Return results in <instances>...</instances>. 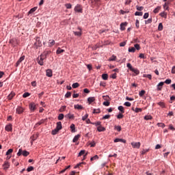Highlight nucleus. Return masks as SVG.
<instances>
[{"instance_id": "obj_1", "label": "nucleus", "mask_w": 175, "mask_h": 175, "mask_svg": "<svg viewBox=\"0 0 175 175\" xmlns=\"http://www.w3.org/2000/svg\"><path fill=\"white\" fill-rule=\"evenodd\" d=\"M92 8H99L100 6V0H90Z\"/></svg>"}, {"instance_id": "obj_2", "label": "nucleus", "mask_w": 175, "mask_h": 175, "mask_svg": "<svg viewBox=\"0 0 175 175\" xmlns=\"http://www.w3.org/2000/svg\"><path fill=\"white\" fill-rule=\"evenodd\" d=\"M17 155L18 157H20L21 155H23V157H28V155H29V152L27 150H23V149H19Z\"/></svg>"}, {"instance_id": "obj_3", "label": "nucleus", "mask_w": 175, "mask_h": 175, "mask_svg": "<svg viewBox=\"0 0 175 175\" xmlns=\"http://www.w3.org/2000/svg\"><path fill=\"white\" fill-rule=\"evenodd\" d=\"M74 10L75 12H77L78 13H83V6H81V5H80V4H77L75 6Z\"/></svg>"}, {"instance_id": "obj_4", "label": "nucleus", "mask_w": 175, "mask_h": 175, "mask_svg": "<svg viewBox=\"0 0 175 175\" xmlns=\"http://www.w3.org/2000/svg\"><path fill=\"white\" fill-rule=\"evenodd\" d=\"M44 59H46L44 57H43V56L42 55H40L37 60H38V62L39 64V65H40V66H43L44 64V62H43Z\"/></svg>"}, {"instance_id": "obj_5", "label": "nucleus", "mask_w": 175, "mask_h": 175, "mask_svg": "<svg viewBox=\"0 0 175 175\" xmlns=\"http://www.w3.org/2000/svg\"><path fill=\"white\" fill-rule=\"evenodd\" d=\"M34 49H38V47H42V42H40V40L39 38L36 39V42L33 44Z\"/></svg>"}, {"instance_id": "obj_6", "label": "nucleus", "mask_w": 175, "mask_h": 175, "mask_svg": "<svg viewBox=\"0 0 175 175\" xmlns=\"http://www.w3.org/2000/svg\"><path fill=\"white\" fill-rule=\"evenodd\" d=\"M131 146L133 148H140L141 144L140 142H131Z\"/></svg>"}, {"instance_id": "obj_7", "label": "nucleus", "mask_w": 175, "mask_h": 175, "mask_svg": "<svg viewBox=\"0 0 175 175\" xmlns=\"http://www.w3.org/2000/svg\"><path fill=\"white\" fill-rule=\"evenodd\" d=\"M29 107L31 111H35L36 110V104L31 103L29 105Z\"/></svg>"}, {"instance_id": "obj_8", "label": "nucleus", "mask_w": 175, "mask_h": 175, "mask_svg": "<svg viewBox=\"0 0 175 175\" xmlns=\"http://www.w3.org/2000/svg\"><path fill=\"white\" fill-rule=\"evenodd\" d=\"M51 53L50 51H44L40 55L46 59L47 58V55Z\"/></svg>"}, {"instance_id": "obj_9", "label": "nucleus", "mask_w": 175, "mask_h": 175, "mask_svg": "<svg viewBox=\"0 0 175 175\" xmlns=\"http://www.w3.org/2000/svg\"><path fill=\"white\" fill-rule=\"evenodd\" d=\"M24 59H25V56H21L19 59L17 61V62L16 63V66H18V65H20V63H21L22 62L24 61Z\"/></svg>"}, {"instance_id": "obj_10", "label": "nucleus", "mask_w": 175, "mask_h": 175, "mask_svg": "<svg viewBox=\"0 0 175 175\" xmlns=\"http://www.w3.org/2000/svg\"><path fill=\"white\" fill-rule=\"evenodd\" d=\"M16 113L18 114H23V113H24V108H23L21 107H18L16 108Z\"/></svg>"}, {"instance_id": "obj_11", "label": "nucleus", "mask_w": 175, "mask_h": 175, "mask_svg": "<svg viewBox=\"0 0 175 175\" xmlns=\"http://www.w3.org/2000/svg\"><path fill=\"white\" fill-rule=\"evenodd\" d=\"M65 118L69 120H75V115L69 113L65 116Z\"/></svg>"}, {"instance_id": "obj_12", "label": "nucleus", "mask_w": 175, "mask_h": 175, "mask_svg": "<svg viewBox=\"0 0 175 175\" xmlns=\"http://www.w3.org/2000/svg\"><path fill=\"white\" fill-rule=\"evenodd\" d=\"M10 167V163H9V161H5L4 164L3 165V167L5 170L9 169Z\"/></svg>"}, {"instance_id": "obj_13", "label": "nucleus", "mask_w": 175, "mask_h": 175, "mask_svg": "<svg viewBox=\"0 0 175 175\" xmlns=\"http://www.w3.org/2000/svg\"><path fill=\"white\" fill-rule=\"evenodd\" d=\"M5 131H7V132H12V131H13L12 124L5 126Z\"/></svg>"}, {"instance_id": "obj_14", "label": "nucleus", "mask_w": 175, "mask_h": 175, "mask_svg": "<svg viewBox=\"0 0 175 175\" xmlns=\"http://www.w3.org/2000/svg\"><path fill=\"white\" fill-rule=\"evenodd\" d=\"M46 75L47 77H53V70L51 69L46 70Z\"/></svg>"}, {"instance_id": "obj_15", "label": "nucleus", "mask_w": 175, "mask_h": 175, "mask_svg": "<svg viewBox=\"0 0 175 175\" xmlns=\"http://www.w3.org/2000/svg\"><path fill=\"white\" fill-rule=\"evenodd\" d=\"M14 96H16V93H14V92H12L8 96V98L9 99V100H12V99H13V98H14Z\"/></svg>"}, {"instance_id": "obj_16", "label": "nucleus", "mask_w": 175, "mask_h": 175, "mask_svg": "<svg viewBox=\"0 0 175 175\" xmlns=\"http://www.w3.org/2000/svg\"><path fill=\"white\" fill-rule=\"evenodd\" d=\"M118 142H120L121 143H126V140L124 139L116 138L114 139V143H118Z\"/></svg>"}, {"instance_id": "obj_17", "label": "nucleus", "mask_w": 175, "mask_h": 175, "mask_svg": "<svg viewBox=\"0 0 175 175\" xmlns=\"http://www.w3.org/2000/svg\"><path fill=\"white\" fill-rule=\"evenodd\" d=\"M97 131L98 132H105V131H106V129L105 127L102 126V125H101V126H98L97 127Z\"/></svg>"}, {"instance_id": "obj_18", "label": "nucleus", "mask_w": 175, "mask_h": 175, "mask_svg": "<svg viewBox=\"0 0 175 175\" xmlns=\"http://www.w3.org/2000/svg\"><path fill=\"white\" fill-rule=\"evenodd\" d=\"M56 129H57L59 131H61V129H62V123L61 122H58L57 123Z\"/></svg>"}, {"instance_id": "obj_19", "label": "nucleus", "mask_w": 175, "mask_h": 175, "mask_svg": "<svg viewBox=\"0 0 175 175\" xmlns=\"http://www.w3.org/2000/svg\"><path fill=\"white\" fill-rule=\"evenodd\" d=\"M55 44V41L54 40H49V47H53Z\"/></svg>"}, {"instance_id": "obj_20", "label": "nucleus", "mask_w": 175, "mask_h": 175, "mask_svg": "<svg viewBox=\"0 0 175 175\" xmlns=\"http://www.w3.org/2000/svg\"><path fill=\"white\" fill-rule=\"evenodd\" d=\"M163 82H160L158 85H157V90L158 91H161V90H162V87H163Z\"/></svg>"}, {"instance_id": "obj_21", "label": "nucleus", "mask_w": 175, "mask_h": 175, "mask_svg": "<svg viewBox=\"0 0 175 175\" xmlns=\"http://www.w3.org/2000/svg\"><path fill=\"white\" fill-rule=\"evenodd\" d=\"M125 27H126V23H122L120 24L121 31H125Z\"/></svg>"}, {"instance_id": "obj_22", "label": "nucleus", "mask_w": 175, "mask_h": 175, "mask_svg": "<svg viewBox=\"0 0 175 175\" xmlns=\"http://www.w3.org/2000/svg\"><path fill=\"white\" fill-rule=\"evenodd\" d=\"M88 102L89 103L90 105H91L92 102H95V97H89L88 98Z\"/></svg>"}, {"instance_id": "obj_23", "label": "nucleus", "mask_w": 175, "mask_h": 175, "mask_svg": "<svg viewBox=\"0 0 175 175\" xmlns=\"http://www.w3.org/2000/svg\"><path fill=\"white\" fill-rule=\"evenodd\" d=\"M70 128L71 132H72V133H75V132H76V127H75V126L74 124H72L70 125Z\"/></svg>"}, {"instance_id": "obj_24", "label": "nucleus", "mask_w": 175, "mask_h": 175, "mask_svg": "<svg viewBox=\"0 0 175 175\" xmlns=\"http://www.w3.org/2000/svg\"><path fill=\"white\" fill-rule=\"evenodd\" d=\"M42 124H44V120H41L40 122L36 123L35 124V128H38V126H39L40 125H42Z\"/></svg>"}, {"instance_id": "obj_25", "label": "nucleus", "mask_w": 175, "mask_h": 175, "mask_svg": "<svg viewBox=\"0 0 175 175\" xmlns=\"http://www.w3.org/2000/svg\"><path fill=\"white\" fill-rule=\"evenodd\" d=\"M31 144H32V143H33V142H35V140H36V139H38V135H32L31 137Z\"/></svg>"}, {"instance_id": "obj_26", "label": "nucleus", "mask_w": 175, "mask_h": 175, "mask_svg": "<svg viewBox=\"0 0 175 175\" xmlns=\"http://www.w3.org/2000/svg\"><path fill=\"white\" fill-rule=\"evenodd\" d=\"M79 139H80V135H77L74 137L72 142L73 143H76V142H77V140H79Z\"/></svg>"}, {"instance_id": "obj_27", "label": "nucleus", "mask_w": 175, "mask_h": 175, "mask_svg": "<svg viewBox=\"0 0 175 175\" xmlns=\"http://www.w3.org/2000/svg\"><path fill=\"white\" fill-rule=\"evenodd\" d=\"M161 17H163V18H167V13L163 12L159 14Z\"/></svg>"}, {"instance_id": "obj_28", "label": "nucleus", "mask_w": 175, "mask_h": 175, "mask_svg": "<svg viewBox=\"0 0 175 175\" xmlns=\"http://www.w3.org/2000/svg\"><path fill=\"white\" fill-rule=\"evenodd\" d=\"M37 9H38V7H34V8H31V9L29 11L28 14H32V13H33L34 12H36V10H37Z\"/></svg>"}, {"instance_id": "obj_29", "label": "nucleus", "mask_w": 175, "mask_h": 175, "mask_svg": "<svg viewBox=\"0 0 175 175\" xmlns=\"http://www.w3.org/2000/svg\"><path fill=\"white\" fill-rule=\"evenodd\" d=\"M127 68L131 70V72H135V69H133V67L132 66V64L131 63H128L126 65Z\"/></svg>"}, {"instance_id": "obj_30", "label": "nucleus", "mask_w": 175, "mask_h": 175, "mask_svg": "<svg viewBox=\"0 0 175 175\" xmlns=\"http://www.w3.org/2000/svg\"><path fill=\"white\" fill-rule=\"evenodd\" d=\"M169 1L165 2V4L163 5V9H165V10H169Z\"/></svg>"}, {"instance_id": "obj_31", "label": "nucleus", "mask_w": 175, "mask_h": 175, "mask_svg": "<svg viewBox=\"0 0 175 175\" xmlns=\"http://www.w3.org/2000/svg\"><path fill=\"white\" fill-rule=\"evenodd\" d=\"M75 109H77V110H83V106L80 105H74Z\"/></svg>"}, {"instance_id": "obj_32", "label": "nucleus", "mask_w": 175, "mask_h": 175, "mask_svg": "<svg viewBox=\"0 0 175 175\" xmlns=\"http://www.w3.org/2000/svg\"><path fill=\"white\" fill-rule=\"evenodd\" d=\"M64 52H65V50L61 49V48L57 49V51H56L57 54H61V53H64Z\"/></svg>"}, {"instance_id": "obj_33", "label": "nucleus", "mask_w": 175, "mask_h": 175, "mask_svg": "<svg viewBox=\"0 0 175 175\" xmlns=\"http://www.w3.org/2000/svg\"><path fill=\"white\" fill-rule=\"evenodd\" d=\"M98 159H99V156L95 155L94 157H91L90 161L92 162V161H98Z\"/></svg>"}, {"instance_id": "obj_34", "label": "nucleus", "mask_w": 175, "mask_h": 175, "mask_svg": "<svg viewBox=\"0 0 175 175\" xmlns=\"http://www.w3.org/2000/svg\"><path fill=\"white\" fill-rule=\"evenodd\" d=\"M64 113H60L58 116L57 120H59V121H62V120H64Z\"/></svg>"}, {"instance_id": "obj_35", "label": "nucleus", "mask_w": 175, "mask_h": 175, "mask_svg": "<svg viewBox=\"0 0 175 175\" xmlns=\"http://www.w3.org/2000/svg\"><path fill=\"white\" fill-rule=\"evenodd\" d=\"M157 105H159V106H160L163 109H165L166 107V106L165 105V103L163 102H159L157 103Z\"/></svg>"}, {"instance_id": "obj_36", "label": "nucleus", "mask_w": 175, "mask_h": 175, "mask_svg": "<svg viewBox=\"0 0 175 175\" xmlns=\"http://www.w3.org/2000/svg\"><path fill=\"white\" fill-rule=\"evenodd\" d=\"M159 10H161V6L157 7V8L154 10L153 12L155 13V14L159 13Z\"/></svg>"}, {"instance_id": "obj_37", "label": "nucleus", "mask_w": 175, "mask_h": 175, "mask_svg": "<svg viewBox=\"0 0 175 175\" xmlns=\"http://www.w3.org/2000/svg\"><path fill=\"white\" fill-rule=\"evenodd\" d=\"M163 25H162V23H160L158 26V31H163Z\"/></svg>"}, {"instance_id": "obj_38", "label": "nucleus", "mask_w": 175, "mask_h": 175, "mask_svg": "<svg viewBox=\"0 0 175 175\" xmlns=\"http://www.w3.org/2000/svg\"><path fill=\"white\" fill-rule=\"evenodd\" d=\"M59 132V130H57V129H55L51 131L52 135H57Z\"/></svg>"}, {"instance_id": "obj_39", "label": "nucleus", "mask_w": 175, "mask_h": 175, "mask_svg": "<svg viewBox=\"0 0 175 175\" xmlns=\"http://www.w3.org/2000/svg\"><path fill=\"white\" fill-rule=\"evenodd\" d=\"M136 9L137 10H138V12H142V10L144 9V7L136 5Z\"/></svg>"}, {"instance_id": "obj_40", "label": "nucleus", "mask_w": 175, "mask_h": 175, "mask_svg": "<svg viewBox=\"0 0 175 175\" xmlns=\"http://www.w3.org/2000/svg\"><path fill=\"white\" fill-rule=\"evenodd\" d=\"M135 51H136V49H135V47H129V53H135Z\"/></svg>"}, {"instance_id": "obj_41", "label": "nucleus", "mask_w": 175, "mask_h": 175, "mask_svg": "<svg viewBox=\"0 0 175 175\" xmlns=\"http://www.w3.org/2000/svg\"><path fill=\"white\" fill-rule=\"evenodd\" d=\"M102 77L103 80H107V79H109V75L107 74H103Z\"/></svg>"}, {"instance_id": "obj_42", "label": "nucleus", "mask_w": 175, "mask_h": 175, "mask_svg": "<svg viewBox=\"0 0 175 175\" xmlns=\"http://www.w3.org/2000/svg\"><path fill=\"white\" fill-rule=\"evenodd\" d=\"M150 151L149 149H143L142 151L141 152L142 155L146 154V152H148Z\"/></svg>"}, {"instance_id": "obj_43", "label": "nucleus", "mask_w": 175, "mask_h": 175, "mask_svg": "<svg viewBox=\"0 0 175 175\" xmlns=\"http://www.w3.org/2000/svg\"><path fill=\"white\" fill-rule=\"evenodd\" d=\"M144 120H146V121H148V120H152V116H151L150 115L146 116L144 117Z\"/></svg>"}, {"instance_id": "obj_44", "label": "nucleus", "mask_w": 175, "mask_h": 175, "mask_svg": "<svg viewBox=\"0 0 175 175\" xmlns=\"http://www.w3.org/2000/svg\"><path fill=\"white\" fill-rule=\"evenodd\" d=\"M142 111H143V109L142 108H135V113H142Z\"/></svg>"}, {"instance_id": "obj_45", "label": "nucleus", "mask_w": 175, "mask_h": 175, "mask_svg": "<svg viewBox=\"0 0 175 175\" xmlns=\"http://www.w3.org/2000/svg\"><path fill=\"white\" fill-rule=\"evenodd\" d=\"M93 113H94V114H99V113H100V109H94L93 110Z\"/></svg>"}, {"instance_id": "obj_46", "label": "nucleus", "mask_w": 175, "mask_h": 175, "mask_svg": "<svg viewBox=\"0 0 175 175\" xmlns=\"http://www.w3.org/2000/svg\"><path fill=\"white\" fill-rule=\"evenodd\" d=\"M118 110H120V111H121V113H125V111H124V107H122V106H119V107H118Z\"/></svg>"}, {"instance_id": "obj_47", "label": "nucleus", "mask_w": 175, "mask_h": 175, "mask_svg": "<svg viewBox=\"0 0 175 175\" xmlns=\"http://www.w3.org/2000/svg\"><path fill=\"white\" fill-rule=\"evenodd\" d=\"M72 88H77L80 87V84H79V83H75L72 84Z\"/></svg>"}, {"instance_id": "obj_48", "label": "nucleus", "mask_w": 175, "mask_h": 175, "mask_svg": "<svg viewBox=\"0 0 175 175\" xmlns=\"http://www.w3.org/2000/svg\"><path fill=\"white\" fill-rule=\"evenodd\" d=\"M114 129H116V131H118V132H121V126H114Z\"/></svg>"}, {"instance_id": "obj_49", "label": "nucleus", "mask_w": 175, "mask_h": 175, "mask_svg": "<svg viewBox=\"0 0 175 175\" xmlns=\"http://www.w3.org/2000/svg\"><path fill=\"white\" fill-rule=\"evenodd\" d=\"M31 96V94L28 93V92H25L23 94V98H28V96Z\"/></svg>"}, {"instance_id": "obj_50", "label": "nucleus", "mask_w": 175, "mask_h": 175, "mask_svg": "<svg viewBox=\"0 0 175 175\" xmlns=\"http://www.w3.org/2000/svg\"><path fill=\"white\" fill-rule=\"evenodd\" d=\"M66 98H70V96H72V92H68L66 95H65Z\"/></svg>"}, {"instance_id": "obj_51", "label": "nucleus", "mask_w": 175, "mask_h": 175, "mask_svg": "<svg viewBox=\"0 0 175 175\" xmlns=\"http://www.w3.org/2000/svg\"><path fill=\"white\" fill-rule=\"evenodd\" d=\"M135 16H143V12H135Z\"/></svg>"}, {"instance_id": "obj_52", "label": "nucleus", "mask_w": 175, "mask_h": 175, "mask_svg": "<svg viewBox=\"0 0 175 175\" xmlns=\"http://www.w3.org/2000/svg\"><path fill=\"white\" fill-rule=\"evenodd\" d=\"M144 94H146V90H142L141 92H139V96H144Z\"/></svg>"}, {"instance_id": "obj_53", "label": "nucleus", "mask_w": 175, "mask_h": 175, "mask_svg": "<svg viewBox=\"0 0 175 175\" xmlns=\"http://www.w3.org/2000/svg\"><path fill=\"white\" fill-rule=\"evenodd\" d=\"M12 152H13V149H9L5 155H10V154H12Z\"/></svg>"}, {"instance_id": "obj_54", "label": "nucleus", "mask_w": 175, "mask_h": 175, "mask_svg": "<svg viewBox=\"0 0 175 175\" xmlns=\"http://www.w3.org/2000/svg\"><path fill=\"white\" fill-rule=\"evenodd\" d=\"M116 59H117V57L115 55H112L110 58H109V61H116Z\"/></svg>"}, {"instance_id": "obj_55", "label": "nucleus", "mask_w": 175, "mask_h": 175, "mask_svg": "<svg viewBox=\"0 0 175 175\" xmlns=\"http://www.w3.org/2000/svg\"><path fill=\"white\" fill-rule=\"evenodd\" d=\"M74 34L76 36H81V32H80V31H74Z\"/></svg>"}, {"instance_id": "obj_56", "label": "nucleus", "mask_w": 175, "mask_h": 175, "mask_svg": "<svg viewBox=\"0 0 175 175\" xmlns=\"http://www.w3.org/2000/svg\"><path fill=\"white\" fill-rule=\"evenodd\" d=\"M131 105L132 104L129 102H126V103H124V105L126 106L127 107H131Z\"/></svg>"}, {"instance_id": "obj_57", "label": "nucleus", "mask_w": 175, "mask_h": 175, "mask_svg": "<svg viewBox=\"0 0 175 175\" xmlns=\"http://www.w3.org/2000/svg\"><path fill=\"white\" fill-rule=\"evenodd\" d=\"M117 118L118 120H121V118H124V115H122V113H119L118 116H117Z\"/></svg>"}, {"instance_id": "obj_58", "label": "nucleus", "mask_w": 175, "mask_h": 175, "mask_svg": "<svg viewBox=\"0 0 175 175\" xmlns=\"http://www.w3.org/2000/svg\"><path fill=\"white\" fill-rule=\"evenodd\" d=\"M134 47H135V49H136V50H140V44H135L134 45Z\"/></svg>"}, {"instance_id": "obj_59", "label": "nucleus", "mask_w": 175, "mask_h": 175, "mask_svg": "<svg viewBox=\"0 0 175 175\" xmlns=\"http://www.w3.org/2000/svg\"><path fill=\"white\" fill-rule=\"evenodd\" d=\"M110 118V115H105L103 117L102 120H109Z\"/></svg>"}, {"instance_id": "obj_60", "label": "nucleus", "mask_w": 175, "mask_h": 175, "mask_svg": "<svg viewBox=\"0 0 175 175\" xmlns=\"http://www.w3.org/2000/svg\"><path fill=\"white\" fill-rule=\"evenodd\" d=\"M84 154H85V150H81L78 157H81V155H84Z\"/></svg>"}, {"instance_id": "obj_61", "label": "nucleus", "mask_w": 175, "mask_h": 175, "mask_svg": "<svg viewBox=\"0 0 175 175\" xmlns=\"http://www.w3.org/2000/svg\"><path fill=\"white\" fill-rule=\"evenodd\" d=\"M88 118V113H86L84 116L82 117V120L85 121Z\"/></svg>"}, {"instance_id": "obj_62", "label": "nucleus", "mask_w": 175, "mask_h": 175, "mask_svg": "<svg viewBox=\"0 0 175 175\" xmlns=\"http://www.w3.org/2000/svg\"><path fill=\"white\" fill-rule=\"evenodd\" d=\"M66 9H72V4L70 3L66 4Z\"/></svg>"}, {"instance_id": "obj_63", "label": "nucleus", "mask_w": 175, "mask_h": 175, "mask_svg": "<svg viewBox=\"0 0 175 175\" xmlns=\"http://www.w3.org/2000/svg\"><path fill=\"white\" fill-rule=\"evenodd\" d=\"M32 170H33V167L30 166L27 169V172H32Z\"/></svg>"}, {"instance_id": "obj_64", "label": "nucleus", "mask_w": 175, "mask_h": 175, "mask_svg": "<svg viewBox=\"0 0 175 175\" xmlns=\"http://www.w3.org/2000/svg\"><path fill=\"white\" fill-rule=\"evenodd\" d=\"M165 84H170L172 83V79H167L165 81Z\"/></svg>"}]
</instances>
